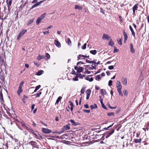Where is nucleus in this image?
<instances>
[{"mask_svg":"<svg viewBox=\"0 0 149 149\" xmlns=\"http://www.w3.org/2000/svg\"><path fill=\"white\" fill-rule=\"evenodd\" d=\"M27 30L26 29H22L21 32L19 33L17 37V40H19V38L22 36L26 32Z\"/></svg>","mask_w":149,"mask_h":149,"instance_id":"1","label":"nucleus"},{"mask_svg":"<svg viewBox=\"0 0 149 149\" xmlns=\"http://www.w3.org/2000/svg\"><path fill=\"white\" fill-rule=\"evenodd\" d=\"M42 132L44 133L47 134H49L51 132V130L47 128H42Z\"/></svg>","mask_w":149,"mask_h":149,"instance_id":"2","label":"nucleus"},{"mask_svg":"<svg viewBox=\"0 0 149 149\" xmlns=\"http://www.w3.org/2000/svg\"><path fill=\"white\" fill-rule=\"evenodd\" d=\"M70 125L69 124H68L65 125L63 126V128L61 129V130L62 131H64L65 130H69L70 129Z\"/></svg>","mask_w":149,"mask_h":149,"instance_id":"3","label":"nucleus"},{"mask_svg":"<svg viewBox=\"0 0 149 149\" xmlns=\"http://www.w3.org/2000/svg\"><path fill=\"white\" fill-rule=\"evenodd\" d=\"M111 37L107 34H103L102 39L103 40H109L111 39Z\"/></svg>","mask_w":149,"mask_h":149,"instance_id":"4","label":"nucleus"},{"mask_svg":"<svg viewBox=\"0 0 149 149\" xmlns=\"http://www.w3.org/2000/svg\"><path fill=\"white\" fill-rule=\"evenodd\" d=\"M121 81L123 85L125 86L127 85V78L123 77H122Z\"/></svg>","mask_w":149,"mask_h":149,"instance_id":"5","label":"nucleus"},{"mask_svg":"<svg viewBox=\"0 0 149 149\" xmlns=\"http://www.w3.org/2000/svg\"><path fill=\"white\" fill-rule=\"evenodd\" d=\"M138 4H136L132 7V10L133 11L132 14L134 15L135 14V10H137L138 8Z\"/></svg>","mask_w":149,"mask_h":149,"instance_id":"6","label":"nucleus"},{"mask_svg":"<svg viewBox=\"0 0 149 149\" xmlns=\"http://www.w3.org/2000/svg\"><path fill=\"white\" fill-rule=\"evenodd\" d=\"M74 69L75 70H77V71L79 72H80L83 71L84 69L82 67H74Z\"/></svg>","mask_w":149,"mask_h":149,"instance_id":"7","label":"nucleus"},{"mask_svg":"<svg viewBox=\"0 0 149 149\" xmlns=\"http://www.w3.org/2000/svg\"><path fill=\"white\" fill-rule=\"evenodd\" d=\"M80 57L88 58L89 57V56H87L86 55H82V54H80V55H79L77 57V59H78V60L82 59L81 58H80Z\"/></svg>","mask_w":149,"mask_h":149,"instance_id":"8","label":"nucleus"},{"mask_svg":"<svg viewBox=\"0 0 149 149\" xmlns=\"http://www.w3.org/2000/svg\"><path fill=\"white\" fill-rule=\"evenodd\" d=\"M55 45L58 47L60 48L61 47V43L58 41H57L56 40H54V43Z\"/></svg>","mask_w":149,"mask_h":149,"instance_id":"9","label":"nucleus"},{"mask_svg":"<svg viewBox=\"0 0 149 149\" xmlns=\"http://www.w3.org/2000/svg\"><path fill=\"white\" fill-rule=\"evenodd\" d=\"M130 52L132 53H134L135 52V51L133 48V45L132 43L130 44Z\"/></svg>","mask_w":149,"mask_h":149,"instance_id":"10","label":"nucleus"},{"mask_svg":"<svg viewBox=\"0 0 149 149\" xmlns=\"http://www.w3.org/2000/svg\"><path fill=\"white\" fill-rule=\"evenodd\" d=\"M100 91L102 94L103 95H107V93L106 92V91L105 89H102L100 90Z\"/></svg>","mask_w":149,"mask_h":149,"instance_id":"11","label":"nucleus"},{"mask_svg":"<svg viewBox=\"0 0 149 149\" xmlns=\"http://www.w3.org/2000/svg\"><path fill=\"white\" fill-rule=\"evenodd\" d=\"M42 20V19L40 17H38L36 21V24L38 25L41 22Z\"/></svg>","mask_w":149,"mask_h":149,"instance_id":"12","label":"nucleus"},{"mask_svg":"<svg viewBox=\"0 0 149 149\" xmlns=\"http://www.w3.org/2000/svg\"><path fill=\"white\" fill-rule=\"evenodd\" d=\"M114 132V130L111 131L110 132L108 133L106 135V138H108L111 134L113 133Z\"/></svg>","mask_w":149,"mask_h":149,"instance_id":"13","label":"nucleus"},{"mask_svg":"<svg viewBox=\"0 0 149 149\" xmlns=\"http://www.w3.org/2000/svg\"><path fill=\"white\" fill-rule=\"evenodd\" d=\"M109 40V45L111 46H113L114 44V43L112 39L111 38Z\"/></svg>","mask_w":149,"mask_h":149,"instance_id":"14","label":"nucleus"},{"mask_svg":"<svg viewBox=\"0 0 149 149\" xmlns=\"http://www.w3.org/2000/svg\"><path fill=\"white\" fill-rule=\"evenodd\" d=\"M129 28L131 31V33H132V35H133V36L135 37V34L134 32V31L133 30L131 26L130 25L129 26Z\"/></svg>","mask_w":149,"mask_h":149,"instance_id":"15","label":"nucleus"},{"mask_svg":"<svg viewBox=\"0 0 149 149\" xmlns=\"http://www.w3.org/2000/svg\"><path fill=\"white\" fill-rule=\"evenodd\" d=\"M123 34L124 36V41L125 42V41L127 40V34L125 33V31H124L123 33Z\"/></svg>","mask_w":149,"mask_h":149,"instance_id":"16","label":"nucleus"},{"mask_svg":"<svg viewBox=\"0 0 149 149\" xmlns=\"http://www.w3.org/2000/svg\"><path fill=\"white\" fill-rule=\"evenodd\" d=\"M22 88L19 87L17 91V93L18 95H20V93L22 92Z\"/></svg>","mask_w":149,"mask_h":149,"instance_id":"17","label":"nucleus"},{"mask_svg":"<svg viewBox=\"0 0 149 149\" xmlns=\"http://www.w3.org/2000/svg\"><path fill=\"white\" fill-rule=\"evenodd\" d=\"M74 8L76 9H78L81 10L82 9V7L78 5H76L75 6Z\"/></svg>","mask_w":149,"mask_h":149,"instance_id":"18","label":"nucleus"},{"mask_svg":"<svg viewBox=\"0 0 149 149\" xmlns=\"http://www.w3.org/2000/svg\"><path fill=\"white\" fill-rule=\"evenodd\" d=\"M44 58V56H42V55L41 56V55H39L38 56H37V60L39 61Z\"/></svg>","mask_w":149,"mask_h":149,"instance_id":"19","label":"nucleus"},{"mask_svg":"<svg viewBox=\"0 0 149 149\" xmlns=\"http://www.w3.org/2000/svg\"><path fill=\"white\" fill-rule=\"evenodd\" d=\"M85 79L89 81H93V78H90L88 77H85Z\"/></svg>","mask_w":149,"mask_h":149,"instance_id":"20","label":"nucleus"},{"mask_svg":"<svg viewBox=\"0 0 149 149\" xmlns=\"http://www.w3.org/2000/svg\"><path fill=\"white\" fill-rule=\"evenodd\" d=\"M44 72V71L43 70H41L39 71L38 72H37L36 74L37 75H40L42 74Z\"/></svg>","mask_w":149,"mask_h":149,"instance_id":"21","label":"nucleus"},{"mask_svg":"<svg viewBox=\"0 0 149 149\" xmlns=\"http://www.w3.org/2000/svg\"><path fill=\"white\" fill-rule=\"evenodd\" d=\"M91 92V91L89 89L87 90L86 91V95H90Z\"/></svg>","mask_w":149,"mask_h":149,"instance_id":"22","label":"nucleus"},{"mask_svg":"<svg viewBox=\"0 0 149 149\" xmlns=\"http://www.w3.org/2000/svg\"><path fill=\"white\" fill-rule=\"evenodd\" d=\"M45 59H49L50 58V55L48 53H46L45 55Z\"/></svg>","mask_w":149,"mask_h":149,"instance_id":"23","label":"nucleus"},{"mask_svg":"<svg viewBox=\"0 0 149 149\" xmlns=\"http://www.w3.org/2000/svg\"><path fill=\"white\" fill-rule=\"evenodd\" d=\"M34 20V19H32L30 20L28 22L27 25H29L30 24H31L33 22Z\"/></svg>","mask_w":149,"mask_h":149,"instance_id":"24","label":"nucleus"},{"mask_svg":"<svg viewBox=\"0 0 149 149\" xmlns=\"http://www.w3.org/2000/svg\"><path fill=\"white\" fill-rule=\"evenodd\" d=\"M134 141L136 143H140L141 142V139H134Z\"/></svg>","mask_w":149,"mask_h":149,"instance_id":"25","label":"nucleus"},{"mask_svg":"<svg viewBox=\"0 0 149 149\" xmlns=\"http://www.w3.org/2000/svg\"><path fill=\"white\" fill-rule=\"evenodd\" d=\"M90 52L91 54L93 55L97 53L96 50H91L90 51Z\"/></svg>","mask_w":149,"mask_h":149,"instance_id":"26","label":"nucleus"},{"mask_svg":"<svg viewBox=\"0 0 149 149\" xmlns=\"http://www.w3.org/2000/svg\"><path fill=\"white\" fill-rule=\"evenodd\" d=\"M101 79V76L100 75H97L95 77V79L97 80H100Z\"/></svg>","mask_w":149,"mask_h":149,"instance_id":"27","label":"nucleus"},{"mask_svg":"<svg viewBox=\"0 0 149 149\" xmlns=\"http://www.w3.org/2000/svg\"><path fill=\"white\" fill-rule=\"evenodd\" d=\"M90 107L91 109L92 110L93 109L97 108V106L96 104H94V105H91Z\"/></svg>","mask_w":149,"mask_h":149,"instance_id":"28","label":"nucleus"},{"mask_svg":"<svg viewBox=\"0 0 149 149\" xmlns=\"http://www.w3.org/2000/svg\"><path fill=\"white\" fill-rule=\"evenodd\" d=\"M46 15L47 14L46 13H44L40 17L42 19L46 17Z\"/></svg>","mask_w":149,"mask_h":149,"instance_id":"29","label":"nucleus"},{"mask_svg":"<svg viewBox=\"0 0 149 149\" xmlns=\"http://www.w3.org/2000/svg\"><path fill=\"white\" fill-rule=\"evenodd\" d=\"M70 121L71 122V123H72V125H77V124L73 120H70Z\"/></svg>","mask_w":149,"mask_h":149,"instance_id":"30","label":"nucleus"},{"mask_svg":"<svg viewBox=\"0 0 149 149\" xmlns=\"http://www.w3.org/2000/svg\"><path fill=\"white\" fill-rule=\"evenodd\" d=\"M116 87L118 91H121V89L122 88V86L119 85V86H116Z\"/></svg>","mask_w":149,"mask_h":149,"instance_id":"31","label":"nucleus"},{"mask_svg":"<svg viewBox=\"0 0 149 149\" xmlns=\"http://www.w3.org/2000/svg\"><path fill=\"white\" fill-rule=\"evenodd\" d=\"M41 87V86L40 85H39L37 86H36V87L34 91V92H36Z\"/></svg>","mask_w":149,"mask_h":149,"instance_id":"32","label":"nucleus"},{"mask_svg":"<svg viewBox=\"0 0 149 149\" xmlns=\"http://www.w3.org/2000/svg\"><path fill=\"white\" fill-rule=\"evenodd\" d=\"M86 88L85 87H83L81 88V93L82 94H84V91L85 90Z\"/></svg>","mask_w":149,"mask_h":149,"instance_id":"33","label":"nucleus"},{"mask_svg":"<svg viewBox=\"0 0 149 149\" xmlns=\"http://www.w3.org/2000/svg\"><path fill=\"white\" fill-rule=\"evenodd\" d=\"M118 43L120 45H122V40L121 39H118L117 40Z\"/></svg>","mask_w":149,"mask_h":149,"instance_id":"34","label":"nucleus"},{"mask_svg":"<svg viewBox=\"0 0 149 149\" xmlns=\"http://www.w3.org/2000/svg\"><path fill=\"white\" fill-rule=\"evenodd\" d=\"M123 93L124 95L127 96L128 95V92L126 90H124L123 91Z\"/></svg>","mask_w":149,"mask_h":149,"instance_id":"35","label":"nucleus"},{"mask_svg":"<svg viewBox=\"0 0 149 149\" xmlns=\"http://www.w3.org/2000/svg\"><path fill=\"white\" fill-rule=\"evenodd\" d=\"M39 5V3H36L33 5L31 7V9H32L33 8L36 7H37V6Z\"/></svg>","mask_w":149,"mask_h":149,"instance_id":"36","label":"nucleus"},{"mask_svg":"<svg viewBox=\"0 0 149 149\" xmlns=\"http://www.w3.org/2000/svg\"><path fill=\"white\" fill-rule=\"evenodd\" d=\"M78 76L79 77L81 78H83L85 77V75L83 74H78Z\"/></svg>","mask_w":149,"mask_h":149,"instance_id":"37","label":"nucleus"},{"mask_svg":"<svg viewBox=\"0 0 149 149\" xmlns=\"http://www.w3.org/2000/svg\"><path fill=\"white\" fill-rule=\"evenodd\" d=\"M79 77L78 76V74H77L74 78L73 79V80L74 81H77L78 80V78Z\"/></svg>","mask_w":149,"mask_h":149,"instance_id":"38","label":"nucleus"},{"mask_svg":"<svg viewBox=\"0 0 149 149\" xmlns=\"http://www.w3.org/2000/svg\"><path fill=\"white\" fill-rule=\"evenodd\" d=\"M107 115L109 116H113L114 113L113 112L108 113H107Z\"/></svg>","mask_w":149,"mask_h":149,"instance_id":"39","label":"nucleus"},{"mask_svg":"<svg viewBox=\"0 0 149 149\" xmlns=\"http://www.w3.org/2000/svg\"><path fill=\"white\" fill-rule=\"evenodd\" d=\"M62 99V97L61 96H59L57 99V100L56 101V103L57 104H58L59 102V101L61 100Z\"/></svg>","mask_w":149,"mask_h":149,"instance_id":"40","label":"nucleus"},{"mask_svg":"<svg viewBox=\"0 0 149 149\" xmlns=\"http://www.w3.org/2000/svg\"><path fill=\"white\" fill-rule=\"evenodd\" d=\"M87 68H88V70H92L94 69V68H92L91 66H90V65H87L86 66Z\"/></svg>","mask_w":149,"mask_h":149,"instance_id":"41","label":"nucleus"},{"mask_svg":"<svg viewBox=\"0 0 149 149\" xmlns=\"http://www.w3.org/2000/svg\"><path fill=\"white\" fill-rule=\"evenodd\" d=\"M67 43L68 45H70L71 44V41L69 38L67 39Z\"/></svg>","mask_w":149,"mask_h":149,"instance_id":"42","label":"nucleus"},{"mask_svg":"<svg viewBox=\"0 0 149 149\" xmlns=\"http://www.w3.org/2000/svg\"><path fill=\"white\" fill-rule=\"evenodd\" d=\"M86 43H85L84 45L82 47V49H86Z\"/></svg>","mask_w":149,"mask_h":149,"instance_id":"43","label":"nucleus"},{"mask_svg":"<svg viewBox=\"0 0 149 149\" xmlns=\"http://www.w3.org/2000/svg\"><path fill=\"white\" fill-rule=\"evenodd\" d=\"M24 82L23 81H22L20 84H19V87H21V88H22V86H23V84H24Z\"/></svg>","mask_w":149,"mask_h":149,"instance_id":"44","label":"nucleus"},{"mask_svg":"<svg viewBox=\"0 0 149 149\" xmlns=\"http://www.w3.org/2000/svg\"><path fill=\"white\" fill-rule=\"evenodd\" d=\"M118 91L119 94L122 97L123 96V94L121 92V91Z\"/></svg>","mask_w":149,"mask_h":149,"instance_id":"45","label":"nucleus"},{"mask_svg":"<svg viewBox=\"0 0 149 149\" xmlns=\"http://www.w3.org/2000/svg\"><path fill=\"white\" fill-rule=\"evenodd\" d=\"M42 94V92H40L39 93H37L36 95V96L37 97H39L40 96V95Z\"/></svg>","mask_w":149,"mask_h":149,"instance_id":"46","label":"nucleus"},{"mask_svg":"<svg viewBox=\"0 0 149 149\" xmlns=\"http://www.w3.org/2000/svg\"><path fill=\"white\" fill-rule=\"evenodd\" d=\"M116 86H121L120 82L119 81H117L116 82Z\"/></svg>","mask_w":149,"mask_h":149,"instance_id":"47","label":"nucleus"},{"mask_svg":"<svg viewBox=\"0 0 149 149\" xmlns=\"http://www.w3.org/2000/svg\"><path fill=\"white\" fill-rule=\"evenodd\" d=\"M83 111L85 113H89L90 112V111L89 110H87L86 109H83Z\"/></svg>","mask_w":149,"mask_h":149,"instance_id":"48","label":"nucleus"},{"mask_svg":"<svg viewBox=\"0 0 149 149\" xmlns=\"http://www.w3.org/2000/svg\"><path fill=\"white\" fill-rule=\"evenodd\" d=\"M113 65L110 66L108 67L109 69L110 70H113Z\"/></svg>","mask_w":149,"mask_h":149,"instance_id":"49","label":"nucleus"},{"mask_svg":"<svg viewBox=\"0 0 149 149\" xmlns=\"http://www.w3.org/2000/svg\"><path fill=\"white\" fill-rule=\"evenodd\" d=\"M112 81L111 80H110L108 83V85L109 86H110L112 85Z\"/></svg>","mask_w":149,"mask_h":149,"instance_id":"50","label":"nucleus"},{"mask_svg":"<svg viewBox=\"0 0 149 149\" xmlns=\"http://www.w3.org/2000/svg\"><path fill=\"white\" fill-rule=\"evenodd\" d=\"M43 33L44 35H45L46 34H48L49 33V30L46 31H44L43 32Z\"/></svg>","mask_w":149,"mask_h":149,"instance_id":"51","label":"nucleus"},{"mask_svg":"<svg viewBox=\"0 0 149 149\" xmlns=\"http://www.w3.org/2000/svg\"><path fill=\"white\" fill-rule=\"evenodd\" d=\"M0 98L3 100V96L2 93L1 92H0Z\"/></svg>","mask_w":149,"mask_h":149,"instance_id":"52","label":"nucleus"},{"mask_svg":"<svg viewBox=\"0 0 149 149\" xmlns=\"http://www.w3.org/2000/svg\"><path fill=\"white\" fill-rule=\"evenodd\" d=\"M12 2V1L11 0H10L9 3H8V5H9V6H10L11 5Z\"/></svg>","mask_w":149,"mask_h":149,"instance_id":"53","label":"nucleus"},{"mask_svg":"<svg viewBox=\"0 0 149 149\" xmlns=\"http://www.w3.org/2000/svg\"><path fill=\"white\" fill-rule=\"evenodd\" d=\"M118 51V49H116V47H114V50L113 51V53H115L116 52H117Z\"/></svg>","mask_w":149,"mask_h":149,"instance_id":"54","label":"nucleus"},{"mask_svg":"<svg viewBox=\"0 0 149 149\" xmlns=\"http://www.w3.org/2000/svg\"><path fill=\"white\" fill-rule=\"evenodd\" d=\"M94 63V65H95L96 64V61L94 60H93V61H91L90 63Z\"/></svg>","mask_w":149,"mask_h":149,"instance_id":"55","label":"nucleus"},{"mask_svg":"<svg viewBox=\"0 0 149 149\" xmlns=\"http://www.w3.org/2000/svg\"><path fill=\"white\" fill-rule=\"evenodd\" d=\"M113 125V124H112V125H110V126H109V127H105L104 128V129L105 130H107L108 129L111 127L112 125Z\"/></svg>","mask_w":149,"mask_h":149,"instance_id":"56","label":"nucleus"},{"mask_svg":"<svg viewBox=\"0 0 149 149\" xmlns=\"http://www.w3.org/2000/svg\"><path fill=\"white\" fill-rule=\"evenodd\" d=\"M88 69H87V70H86L85 72V73H87V74H89L91 73V72L90 71H88Z\"/></svg>","mask_w":149,"mask_h":149,"instance_id":"57","label":"nucleus"},{"mask_svg":"<svg viewBox=\"0 0 149 149\" xmlns=\"http://www.w3.org/2000/svg\"><path fill=\"white\" fill-rule=\"evenodd\" d=\"M35 104H33L32 106H31V111H32L33 109H34V107H35Z\"/></svg>","mask_w":149,"mask_h":149,"instance_id":"58","label":"nucleus"},{"mask_svg":"<svg viewBox=\"0 0 149 149\" xmlns=\"http://www.w3.org/2000/svg\"><path fill=\"white\" fill-rule=\"evenodd\" d=\"M34 64L36 66H38L39 65V64L38 63L36 62V61H34Z\"/></svg>","mask_w":149,"mask_h":149,"instance_id":"59","label":"nucleus"},{"mask_svg":"<svg viewBox=\"0 0 149 149\" xmlns=\"http://www.w3.org/2000/svg\"><path fill=\"white\" fill-rule=\"evenodd\" d=\"M101 105H102V107L103 108H104L105 109H106V106H105V105L103 104H102Z\"/></svg>","mask_w":149,"mask_h":149,"instance_id":"60","label":"nucleus"},{"mask_svg":"<svg viewBox=\"0 0 149 149\" xmlns=\"http://www.w3.org/2000/svg\"><path fill=\"white\" fill-rule=\"evenodd\" d=\"M100 103L101 104H103V102H102V99L101 98V96H100Z\"/></svg>","mask_w":149,"mask_h":149,"instance_id":"61","label":"nucleus"},{"mask_svg":"<svg viewBox=\"0 0 149 149\" xmlns=\"http://www.w3.org/2000/svg\"><path fill=\"white\" fill-rule=\"evenodd\" d=\"M38 1V0H33V1L32 2V3H36Z\"/></svg>","mask_w":149,"mask_h":149,"instance_id":"62","label":"nucleus"},{"mask_svg":"<svg viewBox=\"0 0 149 149\" xmlns=\"http://www.w3.org/2000/svg\"><path fill=\"white\" fill-rule=\"evenodd\" d=\"M84 107L86 109L88 108V106L87 104H84Z\"/></svg>","mask_w":149,"mask_h":149,"instance_id":"63","label":"nucleus"},{"mask_svg":"<svg viewBox=\"0 0 149 149\" xmlns=\"http://www.w3.org/2000/svg\"><path fill=\"white\" fill-rule=\"evenodd\" d=\"M69 103H70V105L71 106V107L73 106V104L72 102L71 101H70Z\"/></svg>","mask_w":149,"mask_h":149,"instance_id":"64","label":"nucleus"}]
</instances>
